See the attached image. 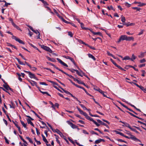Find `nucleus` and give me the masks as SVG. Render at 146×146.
<instances>
[{
    "label": "nucleus",
    "instance_id": "nucleus-1",
    "mask_svg": "<svg viewBox=\"0 0 146 146\" xmlns=\"http://www.w3.org/2000/svg\"><path fill=\"white\" fill-rule=\"evenodd\" d=\"M126 131H127V132L126 133L131 136V139L132 140L135 141L136 142L139 141L140 142H141V141L139 139L136 137L132 135L131 133L129 131H128L127 130H125Z\"/></svg>",
    "mask_w": 146,
    "mask_h": 146
},
{
    "label": "nucleus",
    "instance_id": "nucleus-2",
    "mask_svg": "<svg viewBox=\"0 0 146 146\" xmlns=\"http://www.w3.org/2000/svg\"><path fill=\"white\" fill-rule=\"evenodd\" d=\"M10 34L12 35L11 38L13 39H15L19 43L22 44H24V42L21 40L19 39V38L17 37L16 36H14L13 35L12 33L10 32Z\"/></svg>",
    "mask_w": 146,
    "mask_h": 146
},
{
    "label": "nucleus",
    "instance_id": "nucleus-3",
    "mask_svg": "<svg viewBox=\"0 0 146 146\" xmlns=\"http://www.w3.org/2000/svg\"><path fill=\"white\" fill-rule=\"evenodd\" d=\"M72 83L74 85L76 86V87H77L78 88H80L82 89L83 90L86 92V94H87L88 95V96H92L90 94H89L87 91L85 89L83 88L82 87L78 85L77 84H76L74 83L73 82H72Z\"/></svg>",
    "mask_w": 146,
    "mask_h": 146
},
{
    "label": "nucleus",
    "instance_id": "nucleus-4",
    "mask_svg": "<svg viewBox=\"0 0 146 146\" xmlns=\"http://www.w3.org/2000/svg\"><path fill=\"white\" fill-rule=\"evenodd\" d=\"M77 68L80 70V72H79L78 70H73L75 71L76 73L79 76L82 77L84 75V73L81 70H80L79 67L77 66H76Z\"/></svg>",
    "mask_w": 146,
    "mask_h": 146
},
{
    "label": "nucleus",
    "instance_id": "nucleus-5",
    "mask_svg": "<svg viewBox=\"0 0 146 146\" xmlns=\"http://www.w3.org/2000/svg\"><path fill=\"white\" fill-rule=\"evenodd\" d=\"M49 103L50 104H51L52 106L51 107L53 109V110H56L55 107H57V108H58L59 105V104L57 103H56L55 104H54L51 102L50 101Z\"/></svg>",
    "mask_w": 146,
    "mask_h": 146
},
{
    "label": "nucleus",
    "instance_id": "nucleus-6",
    "mask_svg": "<svg viewBox=\"0 0 146 146\" xmlns=\"http://www.w3.org/2000/svg\"><path fill=\"white\" fill-rule=\"evenodd\" d=\"M41 47L44 50L48 51L50 53H51L52 52V50L48 47L44 46V45H42L41 46Z\"/></svg>",
    "mask_w": 146,
    "mask_h": 146
},
{
    "label": "nucleus",
    "instance_id": "nucleus-7",
    "mask_svg": "<svg viewBox=\"0 0 146 146\" xmlns=\"http://www.w3.org/2000/svg\"><path fill=\"white\" fill-rule=\"evenodd\" d=\"M17 103L16 101L14 102H11L10 104V107L11 108L15 109L16 107V105H17Z\"/></svg>",
    "mask_w": 146,
    "mask_h": 146
},
{
    "label": "nucleus",
    "instance_id": "nucleus-8",
    "mask_svg": "<svg viewBox=\"0 0 146 146\" xmlns=\"http://www.w3.org/2000/svg\"><path fill=\"white\" fill-rule=\"evenodd\" d=\"M10 21H11V24L15 28L18 30H20V29L14 23L12 19L10 18Z\"/></svg>",
    "mask_w": 146,
    "mask_h": 146
},
{
    "label": "nucleus",
    "instance_id": "nucleus-9",
    "mask_svg": "<svg viewBox=\"0 0 146 146\" xmlns=\"http://www.w3.org/2000/svg\"><path fill=\"white\" fill-rule=\"evenodd\" d=\"M10 21H11V24L15 28L18 30H20V29L14 23L12 19L10 18Z\"/></svg>",
    "mask_w": 146,
    "mask_h": 146
},
{
    "label": "nucleus",
    "instance_id": "nucleus-10",
    "mask_svg": "<svg viewBox=\"0 0 146 146\" xmlns=\"http://www.w3.org/2000/svg\"><path fill=\"white\" fill-rule=\"evenodd\" d=\"M66 122L68 123V124H69L72 128L76 129L77 128V126L74 124L72 122L68 121H67Z\"/></svg>",
    "mask_w": 146,
    "mask_h": 146
},
{
    "label": "nucleus",
    "instance_id": "nucleus-11",
    "mask_svg": "<svg viewBox=\"0 0 146 146\" xmlns=\"http://www.w3.org/2000/svg\"><path fill=\"white\" fill-rule=\"evenodd\" d=\"M57 60L61 64L64 66L67 67H68V65L65 63L63 62L61 59L59 58H57Z\"/></svg>",
    "mask_w": 146,
    "mask_h": 146
},
{
    "label": "nucleus",
    "instance_id": "nucleus-12",
    "mask_svg": "<svg viewBox=\"0 0 146 146\" xmlns=\"http://www.w3.org/2000/svg\"><path fill=\"white\" fill-rule=\"evenodd\" d=\"M57 60L61 64L64 66L67 67H68V65L65 63L63 62L61 59L59 58H57Z\"/></svg>",
    "mask_w": 146,
    "mask_h": 146
},
{
    "label": "nucleus",
    "instance_id": "nucleus-13",
    "mask_svg": "<svg viewBox=\"0 0 146 146\" xmlns=\"http://www.w3.org/2000/svg\"><path fill=\"white\" fill-rule=\"evenodd\" d=\"M3 86L7 90L6 91L5 90V91L8 93L9 94V92L8 91V89L9 88V87L7 83H6L4 84L3 85Z\"/></svg>",
    "mask_w": 146,
    "mask_h": 146
},
{
    "label": "nucleus",
    "instance_id": "nucleus-14",
    "mask_svg": "<svg viewBox=\"0 0 146 146\" xmlns=\"http://www.w3.org/2000/svg\"><path fill=\"white\" fill-rule=\"evenodd\" d=\"M119 122L123 123V125H122V126H125V127H129V126H130L129 125V124H128V123H126V122H123V121H119Z\"/></svg>",
    "mask_w": 146,
    "mask_h": 146
},
{
    "label": "nucleus",
    "instance_id": "nucleus-15",
    "mask_svg": "<svg viewBox=\"0 0 146 146\" xmlns=\"http://www.w3.org/2000/svg\"><path fill=\"white\" fill-rule=\"evenodd\" d=\"M55 131L57 133L59 134L61 137H64V136L63 135L62 133L59 130L56 129V130Z\"/></svg>",
    "mask_w": 146,
    "mask_h": 146
},
{
    "label": "nucleus",
    "instance_id": "nucleus-16",
    "mask_svg": "<svg viewBox=\"0 0 146 146\" xmlns=\"http://www.w3.org/2000/svg\"><path fill=\"white\" fill-rule=\"evenodd\" d=\"M28 81L33 86H34L35 85L37 84L36 83L35 81L31 80H29Z\"/></svg>",
    "mask_w": 146,
    "mask_h": 146
},
{
    "label": "nucleus",
    "instance_id": "nucleus-17",
    "mask_svg": "<svg viewBox=\"0 0 146 146\" xmlns=\"http://www.w3.org/2000/svg\"><path fill=\"white\" fill-rule=\"evenodd\" d=\"M102 141H104V140L103 139H99L95 141V143L96 144H98L101 142Z\"/></svg>",
    "mask_w": 146,
    "mask_h": 146
},
{
    "label": "nucleus",
    "instance_id": "nucleus-18",
    "mask_svg": "<svg viewBox=\"0 0 146 146\" xmlns=\"http://www.w3.org/2000/svg\"><path fill=\"white\" fill-rule=\"evenodd\" d=\"M134 39V38L132 37H130V36H127L126 40L127 41H131V40H133Z\"/></svg>",
    "mask_w": 146,
    "mask_h": 146
},
{
    "label": "nucleus",
    "instance_id": "nucleus-19",
    "mask_svg": "<svg viewBox=\"0 0 146 146\" xmlns=\"http://www.w3.org/2000/svg\"><path fill=\"white\" fill-rule=\"evenodd\" d=\"M80 105L82 108L84 110H87L88 111H90V109H87L84 105L82 104H79Z\"/></svg>",
    "mask_w": 146,
    "mask_h": 146
},
{
    "label": "nucleus",
    "instance_id": "nucleus-20",
    "mask_svg": "<svg viewBox=\"0 0 146 146\" xmlns=\"http://www.w3.org/2000/svg\"><path fill=\"white\" fill-rule=\"evenodd\" d=\"M127 36L125 35H122L120 36V37L121 38V39L122 40H126Z\"/></svg>",
    "mask_w": 146,
    "mask_h": 146
},
{
    "label": "nucleus",
    "instance_id": "nucleus-21",
    "mask_svg": "<svg viewBox=\"0 0 146 146\" xmlns=\"http://www.w3.org/2000/svg\"><path fill=\"white\" fill-rule=\"evenodd\" d=\"M29 77L31 78H34L35 75L34 74L31 73V72H29Z\"/></svg>",
    "mask_w": 146,
    "mask_h": 146
},
{
    "label": "nucleus",
    "instance_id": "nucleus-22",
    "mask_svg": "<svg viewBox=\"0 0 146 146\" xmlns=\"http://www.w3.org/2000/svg\"><path fill=\"white\" fill-rule=\"evenodd\" d=\"M88 56L89 58H92V59H93L94 60H96V58L92 54H88Z\"/></svg>",
    "mask_w": 146,
    "mask_h": 146
},
{
    "label": "nucleus",
    "instance_id": "nucleus-23",
    "mask_svg": "<svg viewBox=\"0 0 146 146\" xmlns=\"http://www.w3.org/2000/svg\"><path fill=\"white\" fill-rule=\"evenodd\" d=\"M121 21L123 23V25H125V24L124 23H125V17L124 16H123V15H121Z\"/></svg>",
    "mask_w": 146,
    "mask_h": 146
},
{
    "label": "nucleus",
    "instance_id": "nucleus-24",
    "mask_svg": "<svg viewBox=\"0 0 146 146\" xmlns=\"http://www.w3.org/2000/svg\"><path fill=\"white\" fill-rule=\"evenodd\" d=\"M46 58L49 60L50 61L52 62H56V60L53 58H51L48 56H46Z\"/></svg>",
    "mask_w": 146,
    "mask_h": 146
},
{
    "label": "nucleus",
    "instance_id": "nucleus-25",
    "mask_svg": "<svg viewBox=\"0 0 146 146\" xmlns=\"http://www.w3.org/2000/svg\"><path fill=\"white\" fill-rule=\"evenodd\" d=\"M145 53V52H141L140 55L138 56L139 57V58H142L144 57Z\"/></svg>",
    "mask_w": 146,
    "mask_h": 146
},
{
    "label": "nucleus",
    "instance_id": "nucleus-26",
    "mask_svg": "<svg viewBox=\"0 0 146 146\" xmlns=\"http://www.w3.org/2000/svg\"><path fill=\"white\" fill-rule=\"evenodd\" d=\"M42 137L43 141L46 143H48V141L45 138V136L43 134L42 135Z\"/></svg>",
    "mask_w": 146,
    "mask_h": 146
},
{
    "label": "nucleus",
    "instance_id": "nucleus-27",
    "mask_svg": "<svg viewBox=\"0 0 146 146\" xmlns=\"http://www.w3.org/2000/svg\"><path fill=\"white\" fill-rule=\"evenodd\" d=\"M123 60H131V58L129 57L128 56H126L122 59Z\"/></svg>",
    "mask_w": 146,
    "mask_h": 146
},
{
    "label": "nucleus",
    "instance_id": "nucleus-28",
    "mask_svg": "<svg viewBox=\"0 0 146 146\" xmlns=\"http://www.w3.org/2000/svg\"><path fill=\"white\" fill-rule=\"evenodd\" d=\"M17 74L18 76L19 77H21V76H22L23 77H24L25 75V74L24 73H21V74H20L19 73H17Z\"/></svg>",
    "mask_w": 146,
    "mask_h": 146
},
{
    "label": "nucleus",
    "instance_id": "nucleus-29",
    "mask_svg": "<svg viewBox=\"0 0 146 146\" xmlns=\"http://www.w3.org/2000/svg\"><path fill=\"white\" fill-rule=\"evenodd\" d=\"M27 121L29 124H30L31 125H32L33 126H34V124L33 122L31 121V119H27Z\"/></svg>",
    "mask_w": 146,
    "mask_h": 146
},
{
    "label": "nucleus",
    "instance_id": "nucleus-30",
    "mask_svg": "<svg viewBox=\"0 0 146 146\" xmlns=\"http://www.w3.org/2000/svg\"><path fill=\"white\" fill-rule=\"evenodd\" d=\"M86 118L90 121H92L93 122L94 121V120L91 117L89 116L88 115V116Z\"/></svg>",
    "mask_w": 146,
    "mask_h": 146
},
{
    "label": "nucleus",
    "instance_id": "nucleus-31",
    "mask_svg": "<svg viewBox=\"0 0 146 146\" xmlns=\"http://www.w3.org/2000/svg\"><path fill=\"white\" fill-rule=\"evenodd\" d=\"M29 67L32 70L34 71H35L37 69V68L36 67H32L31 65H30V66H29Z\"/></svg>",
    "mask_w": 146,
    "mask_h": 146
},
{
    "label": "nucleus",
    "instance_id": "nucleus-32",
    "mask_svg": "<svg viewBox=\"0 0 146 146\" xmlns=\"http://www.w3.org/2000/svg\"><path fill=\"white\" fill-rule=\"evenodd\" d=\"M90 30L92 33L95 35H100L101 34V33L100 32H95L94 31H92L91 30Z\"/></svg>",
    "mask_w": 146,
    "mask_h": 146
},
{
    "label": "nucleus",
    "instance_id": "nucleus-33",
    "mask_svg": "<svg viewBox=\"0 0 146 146\" xmlns=\"http://www.w3.org/2000/svg\"><path fill=\"white\" fill-rule=\"evenodd\" d=\"M17 60L18 61L19 63L21 65H25V64L24 63H23V62L21 61H20V60L18 58H16Z\"/></svg>",
    "mask_w": 146,
    "mask_h": 146
},
{
    "label": "nucleus",
    "instance_id": "nucleus-34",
    "mask_svg": "<svg viewBox=\"0 0 146 146\" xmlns=\"http://www.w3.org/2000/svg\"><path fill=\"white\" fill-rule=\"evenodd\" d=\"M136 57L134 54H133L132 55V58H131V60L132 61H133L134 60L136 59Z\"/></svg>",
    "mask_w": 146,
    "mask_h": 146
},
{
    "label": "nucleus",
    "instance_id": "nucleus-35",
    "mask_svg": "<svg viewBox=\"0 0 146 146\" xmlns=\"http://www.w3.org/2000/svg\"><path fill=\"white\" fill-rule=\"evenodd\" d=\"M20 122H21V124L23 125V126L25 128H26L27 126H26V124H25L24 122L23 121L21 120H20Z\"/></svg>",
    "mask_w": 146,
    "mask_h": 146
},
{
    "label": "nucleus",
    "instance_id": "nucleus-36",
    "mask_svg": "<svg viewBox=\"0 0 146 146\" xmlns=\"http://www.w3.org/2000/svg\"><path fill=\"white\" fill-rule=\"evenodd\" d=\"M26 138L27 139H28L31 143H33L32 140L29 137H26Z\"/></svg>",
    "mask_w": 146,
    "mask_h": 146
},
{
    "label": "nucleus",
    "instance_id": "nucleus-37",
    "mask_svg": "<svg viewBox=\"0 0 146 146\" xmlns=\"http://www.w3.org/2000/svg\"><path fill=\"white\" fill-rule=\"evenodd\" d=\"M77 109L78 111L80 112V113L81 114H82L84 112L83 111L81 110L80 108H78V107H77Z\"/></svg>",
    "mask_w": 146,
    "mask_h": 146
},
{
    "label": "nucleus",
    "instance_id": "nucleus-38",
    "mask_svg": "<svg viewBox=\"0 0 146 146\" xmlns=\"http://www.w3.org/2000/svg\"><path fill=\"white\" fill-rule=\"evenodd\" d=\"M3 2L5 3L4 6L7 7L8 5H9V3H7L5 1L3 0Z\"/></svg>",
    "mask_w": 146,
    "mask_h": 146
},
{
    "label": "nucleus",
    "instance_id": "nucleus-39",
    "mask_svg": "<svg viewBox=\"0 0 146 146\" xmlns=\"http://www.w3.org/2000/svg\"><path fill=\"white\" fill-rule=\"evenodd\" d=\"M117 133L118 134H119V135H121V136H122L123 137H124L125 136V135H124V134L123 133H121V132H120L117 131Z\"/></svg>",
    "mask_w": 146,
    "mask_h": 146
},
{
    "label": "nucleus",
    "instance_id": "nucleus-40",
    "mask_svg": "<svg viewBox=\"0 0 146 146\" xmlns=\"http://www.w3.org/2000/svg\"><path fill=\"white\" fill-rule=\"evenodd\" d=\"M115 66L117 67L118 68L121 70H124L125 71V70L123 68H122L120 66L118 65L117 64V65H116Z\"/></svg>",
    "mask_w": 146,
    "mask_h": 146
},
{
    "label": "nucleus",
    "instance_id": "nucleus-41",
    "mask_svg": "<svg viewBox=\"0 0 146 146\" xmlns=\"http://www.w3.org/2000/svg\"><path fill=\"white\" fill-rule=\"evenodd\" d=\"M33 31L36 34H38V35H40V33L38 30H34Z\"/></svg>",
    "mask_w": 146,
    "mask_h": 146
},
{
    "label": "nucleus",
    "instance_id": "nucleus-42",
    "mask_svg": "<svg viewBox=\"0 0 146 146\" xmlns=\"http://www.w3.org/2000/svg\"><path fill=\"white\" fill-rule=\"evenodd\" d=\"M141 72L142 73V74H141V76H145V74L146 72L145 70H142L141 71Z\"/></svg>",
    "mask_w": 146,
    "mask_h": 146
},
{
    "label": "nucleus",
    "instance_id": "nucleus-43",
    "mask_svg": "<svg viewBox=\"0 0 146 146\" xmlns=\"http://www.w3.org/2000/svg\"><path fill=\"white\" fill-rule=\"evenodd\" d=\"M68 35L70 36V37H72L73 36V34L71 32L69 31L68 32Z\"/></svg>",
    "mask_w": 146,
    "mask_h": 146
},
{
    "label": "nucleus",
    "instance_id": "nucleus-44",
    "mask_svg": "<svg viewBox=\"0 0 146 146\" xmlns=\"http://www.w3.org/2000/svg\"><path fill=\"white\" fill-rule=\"evenodd\" d=\"M70 60L73 62L74 65H76L75 61L73 58L71 57L70 58Z\"/></svg>",
    "mask_w": 146,
    "mask_h": 146
},
{
    "label": "nucleus",
    "instance_id": "nucleus-45",
    "mask_svg": "<svg viewBox=\"0 0 146 146\" xmlns=\"http://www.w3.org/2000/svg\"><path fill=\"white\" fill-rule=\"evenodd\" d=\"M100 93L102 94L105 97H107L104 94V93H106V92H104L102 90V92H100Z\"/></svg>",
    "mask_w": 146,
    "mask_h": 146
},
{
    "label": "nucleus",
    "instance_id": "nucleus-46",
    "mask_svg": "<svg viewBox=\"0 0 146 146\" xmlns=\"http://www.w3.org/2000/svg\"><path fill=\"white\" fill-rule=\"evenodd\" d=\"M29 44L32 47H33V48H34L35 49L38 50V48L36 47L35 46H34L31 43H29Z\"/></svg>",
    "mask_w": 146,
    "mask_h": 146
},
{
    "label": "nucleus",
    "instance_id": "nucleus-47",
    "mask_svg": "<svg viewBox=\"0 0 146 146\" xmlns=\"http://www.w3.org/2000/svg\"><path fill=\"white\" fill-rule=\"evenodd\" d=\"M127 113H129V114L131 115L132 116H133L134 117H137V116H136L135 115H134V114H133V113H132L129 112V111H127Z\"/></svg>",
    "mask_w": 146,
    "mask_h": 146
},
{
    "label": "nucleus",
    "instance_id": "nucleus-48",
    "mask_svg": "<svg viewBox=\"0 0 146 146\" xmlns=\"http://www.w3.org/2000/svg\"><path fill=\"white\" fill-rule=\"evenodd\" d=\"M146 60L145 59L143 58L140 61V62L141 63H143L146 62Z\"/></svg>",
    "mask_w": 146,
    "mask_h": 146
},
{
    "label": "nucleus",
    "instance_id": "nucleus-49",
    "mask_svg": "<svg viewBox=\"0 0 146 146\" xmlns=\"http://www.w3.org/2000/svg\"><path fill=\"white\" fill-rule=\"evenodd\" d=\"M139 5L138 6L140 7H141V6H143L145 5V3H142L140 2H139Z\"/></svg>",
    "mask_w": 146,
    "mask_h": 146
},
{
    "label": "nucleus",
    "instance_id": "nucleus-50",
    "mask_svg": "<svg viewBox=\"0 0 146 146\" xmlns=\"http://www.w3.org/2000/svg\"><path fill=\"white\" fill-rule=\"evenodd\" d=\"M90 133L92 134H95L96 135H98V134L97 133L95 132L94 131H90Z\"/></svg>",
    "mask_w": 146,
    "mask_h": 146
},
{
    "label": "nucleus",
    "instance_id": "nucleus-51",
    "mask_svg": "<svg viewBox=\"0 0 146 146\" xmlns=\"http://www.w3.org/2000/svg\"><path fill=\"white\" fill-rule=\"evenodd\" d=\"M132 8L133 9H136L137 11H139L141 9L140 8L137 7H133Z\"/></svg>",
    "mask_w": 146,
    "mask_h": 146
},
{
    "label": "nucleus",
    "instance_id": "nucleus-52",
    "mask_svg": "<svg viewBox=\"0 0 146 146\" xmlns=\"http://www.w3.org/2000/svg\"><path fill=\"white\" fill-rule=\"evenodd\" d=\"M80 24L81 28H82V29H84L85 28V27H84V24L83 23H80Z\"/></svg>",
    "mask_w": 146,
    "mask_h": 146
},
{
    "label": "nucleus",
    "instance_id": "nucleus-53",
    "mask_svg": "<svg viewBox=\"0 0 146 146\" xmlns=\"http://www.w3.org/2000/svg\"><path fill=\"white\" fill-rule=\"evenodd\" d=\"M4 138L5 140L6 143H7L9 144V142L8 140L7 139V138L5 137H4Z\"/></svg>",
    "mask_w": 146,
    "mask_h": 146
},
{
    "label": "nucleus",
    "instance_id": "nucleus-54",
    "mask_svg": "<svg viewBox=\"0 0 146 146\" xmlns=\"http://www.w3.org/2000/svg\"><path fill=\"white\" fill-rule=\"evenodd\" d=\"M42 93L43 94H46L48 96H50V95L47 92H42Z\"/></svg>",
    "mask_w": 146,
    "mask_h": 146
},
{
    "label": "nucleus",
    "instance_id": "nucleus-55",
    "mask_svg": "<svg viewBox=\"0 0 146 146\" xmlns=\"http://www.w3.org/2000/svg\"><path fill=\"white\" fill-rule=\"evenodd\" d=\"M93 122L98 127L100 125L97 123L94 120V121Z\"/></svg>",
    "mask_w": 146,
    "mask_h": 146
},
{
    "label": "nucleus",
    "instance_id": "nucleus-56",
    "mask_svg": "<svg viewBox=\"0 0 146 146\" xmlns=\"http://www.w3.org/2000/svg\"><path fill=\"white\" fill-rule=\"evenodd\" d=\"M107 8L109 10H110L111 9L113 10V8L112 6H111L110 7L108 6Z\"/></svg>",
    "mask_w": 146,
    "mask_h": 146
},
{
    "label": "nucleus",
    "instance_id": "nucleus-57",
    "mask_svg": "<svg viewBox=\"0 0 146 146\" xmlns=\"http://www.w3.org/2000/svg\"><path fill=\"white\" fill-rule=\"evenodd\" d=\"M69 140L72 144H74V142L70 138H68Z\"/></svg>",
    "mask_w": 146,
    "mask_h": 146
},
{
    "label": "nucleus",
    "instance_id": "nucleus-58",
    "mask_svg": "<svg viewBox=\"0 0 146 146\" xmlns=\"http://www.w3.org/2000/svg\"><path fill=\"white\" fill-rule=\"evenodd\" d=\"M110 60L111 62H112V63L115 66H116L117 65V64L112 59H110Z\"/></svg>",
    "mask_w": 146,
    "mask_h": 146
},
{
    "label": "nucleus",
    "instance_id": "nucleus-59",
    "mask_svg": "<svg viewBox=\"0 0 146 146\" xmlns=\"http://www.w3.org/2000/svg\"><path fill=\"white\" fill-rule=\"evenodd\" d=\"M93 100L95 102V103L96 104H97L99 106H100L101 108H102V107L99 104V103L96 101L95 99H94V98H93Z\"/></svg>",
    "mask_w": 146,
    "mask_h": 146
},
{
    "label": "nucleus",
    "instance_id": "nucleus-60",
    "mask_svg": "<svg viewBox=\"0 0 146 146\" xmlns=\"http://www.w3.org/2000/svg\"><path fill=\"white\" fill-rule=\"evenodd\" d=\"M83 132L85 134L88 135L89 134V133L87 132V131L85 130H83Z\"/></svg>",
    "mask_w": 146,
    "mask_h": 146
},
{
    "label": "nucleus",
    "instance_id": "nucleus-61",
    "mask_svg": "<svg viewBox=\"0 0 146 146\" xmlns=\"http://www.w3.org/2000/svg\"><path fill=\"white\" fill-rule=\"evenodd\" d=\"M145 66V64H140L139 65V66L140 68H141Z\"/></svg>",
    "mask_w": 146,
    "mask_h": 146
},
{
    "label": "nucleus",
    "instance_id": "nucleus-62",
    "mask_svg": "<svg viewBox=\"0 0 146 146\" xmlns=\"http://www.w3.org/2000/svg\"><path fill=\"white\" fill-rule=\"evenodd\" d=\"M143 31H144L143 30H141V31L139 33L138 35H141L143 33Z\"/></svg>",
    "mask_w": 146,
    "mask_h": 146
},
{
    "label": "nucleus",
    "instance_id": "nucleus-63",
    "mask_svg": "<svg viewBox=\"0 0 146 146\" xmlns=\"http://www.w3.org/2000/svg\"><path fill=\"white\" fill-rule=\"evenodd\" d=\"M19 55L20 56L23 58V59L24 60H26V59H25V58L21 54H20V53L19 54Z\"/></svg>",
    "mask_w": 146,
    "mask_h": 146
},
{
    "label": "nucleus",
    "instance_id": "nucleus-64",
    "mask_svg": "<svg viewBox=\"0 0 146 146\" xmlns=\"http://www.w3.org/2000/svg\"><path fill=\"white\" fill-rule=\"evenodd\" d=\"M66 75H67L69 77L71 78L72 79L74 77L72 76L71 75L69 74H67V73H66Z\"/></svg>",
    "mask_w": 146,
    "mask_h": 146
}]
</instances>
